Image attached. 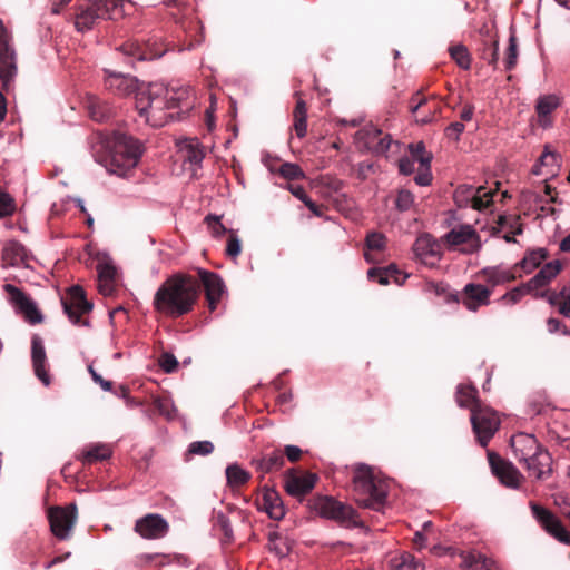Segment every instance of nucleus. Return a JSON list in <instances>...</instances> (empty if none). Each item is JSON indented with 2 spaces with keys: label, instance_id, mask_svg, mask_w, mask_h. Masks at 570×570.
<instances>
[{
  "label": "nucleus",
  "instance_id": "nucleus-9",
  "mask_svg": "<svg viewBox=\"0 0 570 570\" xmlns=\"http://www.w3.org/2000/svg\"><path fill=\"white\" fill-rule=\"evenodd\" d=\"M493 195V190L483 186L460 185L454 191V202L459 207L483 210L492 204Z\"/></svg>",
  "mask_w": 570,
  "mask_h": 570
},
{
  "label": "nucleus",
  "instance_id": "nucleus-18",
  "mask_svg": "<svg viewBox=\"0 0 570 570\" xmlns=\"http://www.w3.org/2000/svg\"><path fill=\"white\" fill-rule=\"evenodd\" d=\"M531 510L533 517L550 535L562 543H570V533L556 515L543 507L534 503L531 504Z\"/></svg>",
  "mask_w": 570,
  "mask_h": 570
},
{
  "label": "nucleus",
  "instance_id": "nucleus-10",
  "mask_svg": "<svg viewBox=\"0 0 570 570\" xmlns=\"http://www.w3.org/2000/svg\"><path fill=\"white\" fill-rule=\"evenodd\" d=\"M311 509L322 518L337 522L352 521L355 514L351 505H346L332 497H317L311 501Z\"/></svg>",
  "mask_w": 570,
  "mask_h": 570
},
{
  "label": "nucleus",
  "instance_id": "nucleus-64",
  "mask_svg": "<svg viewBox=\"0 0 570 570\" xmlns=\"http://www.w3.org/2000/svg\"><path fill=\"white\" fill-rule=\"evenodd\" d=\"M556 504L559 507L561 513L566 517H570V497L559 494L556 497Z\"/></svg>",
  "mask_w": 570,
  "mask_h": 570
},
{
  "label": "nucleus",
  "instance_id": "nucleus-47",
  "mask_svg": "<svg viewBox=\"0 0 570 570\" xmlns=\"http://www.w3.org/2000/svg\"><path fill=\"white\" fill-rule=\"evenodd\" d=\"M449 53L455 63L463 70H468L471 67V56L465 46L459 43L449 48Z\"/></svg>",
  "mask_w": 570,
  "mask_h": 570
},
{
  "label": "nucleus",
  "instance_id": "nucleus-40",
  "mask_svg": "<svg viewBox=\"0 0 570 570\" xmlns=\"http://www.w3.org/2000/svg\"><path fill=\"white\" fill-rule=\"evenodd\" d=\"M456 403L460 407H469L472 411L473 406L481 403L478 399V390L472 385H459L455 394Z\"/></svg>",
  "mask_w": 570,
  "mask_h": 570
},
{
  "label": "nucleus",
  "instance_id": "nucleus-21",
  "mask_svg": "<svg viewBox=\"0 0 570 570\" xmlns=\"http://www.w3.org/2000/svg\"><path fill=\"white\" fill-rule=\"evenodd\" d=\"M105 72V86L117 96H128L132 92H137L140 86L135 77L125 75L122 72L111 71L104 69Z\"/></svg>",
  "mask_w": 570,
  "mask_h": 570
},
{
  "label": "nucleus",
  "instance_id": "nucleus-14",
  "mask_svg": "<svg viewBox=\"0 0 570 570\" xmlns=\"http://www.w3.org/2000/svg\"><path fill=\"white\" fill-rule=\"evenodd\" d=\"M450 246H462L464 254L476 253L481 248V239L471 225H458L444 236Z\"/></svg>",
  "mask_w": 570,
  "mask_h": 570
},
{
  "label": "nucleus",
  "instance_id": "nucleus-43",
  "mask_svg": "<svg viewBox=\"0 0 570 570\" xmlns=\"http://www.w3.org/2000/svg\"><path fill=\"white\" fill-rule=\"evenodd\" d=\"M547 256L548 252L546 248L532 249L524 255L519 265L525 273H531L533 269L541 265Z\"/></svg>",
  "mask_w": 570,
  "mask_h": 570
},
{
  "label": "nucleus",
  "instance_id": "nucleus-27",
  "mask_svg": "<svg viewBox=\"0 0 570 570\" xmlns=\"http://www.w3.org/2000/svg\"><path fill=\"white\" fill-rule=\"evenodd\" d=\"M111 455L112 450L108 444L91 443L82 449L77 459L83 464H94L99 461L108 460Z\"/></svg>",
  "mask_w": 570,
  "mask_h": 570
},
{
  "label": "nucleus",
  "instance_id": "nucleus-38",
  "mask_svg": "<svg viewBox=\"0 0 570 570\" xmlns=\"http://www.w3.org/2000/svg\"><path fill=\"white\" fill-rule=\"evenodd\" d=\"M100 18L98 11L96 10L95 1L92 0L80 13L77 14L75 26L78 31H87L90 30L96 21Z\"/></svg>",
  "mask_w": 570,
  "mask_h": 570
},
{
  "label": "nucleus",
  "instance_id": "nucleus-30",
  "mask_svg": "<svg viewBox=\"0 0 570 570\" xmlns=\"http://www.w3.org/2000/svg\"><path fill=\"white\" fill-rule=\"evenodd\" d=\"M561 104V98L556 94L540 96L537 100L535 111L539 117V121L543 127H547L548 116L556 110Z\"/></svg>",
  "mask_w": 570,
  "mask_h": 570
},
{
  "label": "nucleus",
  "instance_id": "nucleus-6",
  "mask_svg": "<svg viewBox=\"0 0 570 570\" xmlns=\"http://www.w3.org/2000/svg\"><path fill=\"white\" fill-rule=\"evenodd\" d=\"M472 429L479 443L487 446L500 426L498 413L488 405L478 403L472 407L470 417Z\"/></svg>",
  "mask_w": 570,
  "mask_h": 570
},
{
  "label": "nucleus",
  "instance_id": "nucleus-48",
  "mask_svg": "<svg viewBox=\"0 0 570 570\" xmlns=\"http://www.w3.org/2000/svg\"><path fill=\"white\" fill-rule=\"evenodd\" d=\"M278 174L287 180L305 179L306 175L303 169L294 163H284L278 169Z\"/></svg>",
  "mask_w": 570,
  "mask_h": 570
},
{
  "label": "nucleus",
  "instance_id": "nucleus-26",
  "mask_svg": "<svg viewBox=\"0 0 570 570\" xmlns=\"http://www.w3.org/2000/svg\"><path fill=\"white\" fill-rule=\"evenodd\" d=\"M28 254L23 245L16 240L8 242L2 249L3 267L27 265Z\"/></svg>",
  "mask_w": 570,
  "mask_h": 570
},
{
  "label": "nucleus",
  "instance_id": "nucleus-52",
  "mask_svg": "<svg viewBox=\"0 0 570 570\" xmlns=\"http://www.w3.org/2000/svg\"><path fill=\"white\" fill-rule=\"evenodd\" d=\"M397 570H424L423 563L415 559L411 553H403L400 562L396 564Z\"/></svg>",
  "mask_w": 570,
  "mask_h": 570
},
{
  "label": "nucleus",
  "instance_id": "nucleus-62",
  "mask_svg": "<svg viewBox=\"0 0 570 570\" xmlns=\"http://www.w3.org/2000/svg\"><path fill=\"white\" fill-rule=\"evenodd\" d=\"M88 371H89V373H90L91 379L94 380V382H95V383H97V384H99V385H100V387H101L104 391H107V392L111 391V389H112V383H111L110 381H107V380L102 379V377H101V375H99V374L95 371V368H94V366H92V365H89V366H88Z\"/></svg>",
  "mask_w": 570,
  "mask_h": 570
},
{
  "label": "nucleus",
  "instance_id": "nucleus-15",
  "mask_svg": "<svg viewBox=\"0 0 570 570\" xmlns=\"http://www.w3.org/2000/svg\"><path fill=\"white\" fill-rule=\"evenodd\" d=\"M413 253L422 264L433 267L441 261V245L429 234L420 235L413 244Z\"/></svg>",
  "mask_w": 570,
  "mask_h": 570
},
{
  "label": "nucleus",
  "instance_id": "nucleus-24",
  "mask_svg": "<svg viewBox=\"0 0 570 570\" xmlns=\"http://www.w3.org/2000/svg\"><path fill=\"white\" fill-rule=\"evenodd\" d=\"M316 479V475L312 473L289 474L285 479V490L289 495L302 497L314 488Z\"/></svg>",
  "mask_w": 570,
  "mask_h": 570
},
{
  "label": "nucleus",
  "instance_id": "nucleus-28",
  "mask_svg": "<svg viewBox=\"0 0 570 570\" xmlns=\"http://www.w3.org/2000/svg\"><path fill=\"white\" fill-rule=\"evenodd\" d=\"M479 274L491 286V289L495 286L512 282L515 278L514 273L510 268L502 266L484 267Z\"/></svg>",
  "mask_w": 570,
  "mask_h": 570
},
{
  "label": "nucleus",
  "instance_id": "nucleus-59",
  "mask_svg": "<svg viewBox=\"0 0 570 570\" xmlns=\"http://www.w3.org/2000/svg\"><path fill=\"white\" fill-rule=\"evenodd\" d=\"M242 252V244H240V239L234 235V234H230L228 240H227V246H226V254L233 258H236Z\"/></svg>",
  "mask_w": 570,
  "mask_h": 570
},
{
  "label": "nucleus",
  "instance_id": "nucleus-60",
  "mask_svg": "<svg viewBox=\"0 0 570 570\" xmlns=\"http://www.w3.org/2000/svg\"><path fill=\"white\" fill-rule=\"evenodd\" d=\"M463 130H464L463 122L455 121L446 127L445 135L450 139L459 140L460 135L463 132Z\"/></svg>",
  "mask_w": 570,
  "mask_h": 570
},
{
  "label": "nucleus",
  "instance_id": "nucleus-41",
  "mask_svg": "<svg viewBox=\"0 0 570 570\" xmlns=\"http://www.w3.org/2000/svg\"><path fill=\"white\" fill-rule=\"evenodd\" d=\"M268 549L278 558H285L292 550V543L287 537L278 532H272L268 535Z\"/></svg>",
  "mask_w": 570,
  "mask_h": 570
},
{
  "label": "nucleus",
  "instance_id": "nucleus-63",
  "mask_svg": "<svg viewBox=\"0 0 570 570\" xmlns=\"http://www.w3.org/2000/svg\"><path fill=\"white\" fill-rule=\"evenodd\" d=\"M217 521L222 531L224 532L225 538L230 541L233 539V529L229 520L220 513L217 517Z\"/></svg>",
  "mask_w": 570,
  "mask_h": 570
},
{
  "label": "nucleus",
  "instance_id": "nucleus-22",
  "mask_svg": "<svg viewBox=\"0 0 570 570\" xmlns=\"http://www.w3.org/2000/svg\"><path fill=\"white\" fill-rule=\"evenodd\" d=\"M31 358L36 376L46 385L50 384V375L47 371V355L40 336L33 335L31 340Z\"/></svg>",
  "mask_w": 570,
  "mask_h": 570
},
{
  "label": "nucleus",
  "instance_id": "nucleus-37",
  "mask_svg": "<svg viewBox=\"0 0 570 570\" xmlns=\"http://www.w3.org/2000/svg\"><path fill=\"white\" fill-rule=\"evenodd\" d=\"M119 51L122 52L129 60L128 63H131L132 60H148L154 58H159L164 55L165 51H158L148 53L144 47H141L137 42H127L119 48Z\"/></svg>",
  "mask_w": 570,
  "mask_h": 570
},
{
  "label": "nucleus",
  "instance_id": "nucleus-2",
  "mask_svg": "<svg viewBox=\"0 0 570 570\" xmlns=\"http://www.w3.org/2000/svg\"><path fill=\"white\" fill-rule=\"evenodd\" d=\"M199 294L200 285L197 278L187 273H175L156 291L153 307L163 316L178 318L194 309Z\"/></svg>",
  "mask_w": 570,
  "mask_h": 570
},
{
  "label": "nucleus",
  "instance_id": "nucleus-42",
  "mask_svg": "<svg viewBox=\"0 0 570 570\" xmlns=\"http://www.w3.org/2000/svg\"><path fill=\"white\" fill-rule=\"evenodd\" d=\"M263 508L274 520H281L285 512L283 504L275 492L268 491L263 495Z\"/></svg>",
  "mask_w": 570,
  "mask_h": 570
},
{
  "label": "nucleus",
  "instance_id": "nucleus-55",
  "mask_svg": "<svg viewBox=\"0 0 570 570\" xmlns=\"http://www.w3.org/2000/svg\"><path fill=\"white\" fill-rule=\"evenodd\" d=\"M414 204V196L411 191L402 189L397 193L395 206L399 210H409Z\"/></svg>",
  "mask_w": 570,
  "mask_h": 570
},
{
  "label": "nucleus",
  "instance_id": "nucleus-49",
  "mask_svg": "<svg viewBox=\"0 0 570 570\" xmlns=\"http://www.w3.org/2000/svg\"><path fill=\"white\" fill-rule=\"evenodd\" d=\"M521 463L525 466L529 474L538 480L544 479L551 473V463L549 465H541L538 460L532 459Z\"/></svg>",
  "mask_w": 570,
  "mask_h": 570
},
{
  "label": "nucleus",
  "instance_id": "nucleus-7",
  "mask_svg": "<svg viewBox=\"0 0 570 570\" xmlns=\"http://www.w3.org/2000/svg\"><path fill=\"white\" fill-rule=\"evenodd\" d=\"M511 446L514 455L521 463L529 460H538L541 465L552 463L551 455L544 450L532 434L518 433L511 438Z\"/></svg>",
  "mask_w": 570,
  "mask_h": 570
},
{
  "label": "nucleus",
  "instance_id": "nucleus-51",
  "mask_svg": "<svg viewBox=\"0 0 570 570\" xmlns=\"http://www.w3.org/2000/svg\"><path fill=\"white\" fill-rule=\"evenodd\" d=\"M518 60V45L517 39L512 35L509 38V46L507 49V55L504 59V67L507 70H511L515 67Z\"/></svg>",
  "mask_w": 570,
  "mask_h": 570
},
{
  "label": "nucleus",
  "instance_id": "nucleus-8",
  "mask_svg": "<svg viewBox=\"0 0 570 570\" xmlns=\"http://www.w3.org/2000/svg\"><path fill=\"white\" fill-rule=\"evenodd\" d=\"M16 75L17 56L12 46V37L0 20V80L4 89H8Z\"/></svg>",
  "mask_w": 570,
  "mask_h": 570
},
{
  "label": "nucleus",
  "instance_id": "nucleus-19",
  "mask_svg": "<svg viewBox=\"0 0 570 570\" xmlns=\"http://www.w3.org/2000/svg\"><path fill=\"white\" fill-rule=\"evenodd\" d=\"M489 463L493 474L505 487L517 489L523 478L520 471L508 461H504L495 453H488Z\"/></svg>",
  "mask_w": 570,
  "mask_h": 570
},
{
  "label": "nucleus",
  "instance_id": "nucleus-35",
  "mask_svg": "<svg viewBox=\"0 0 570 570\" xmlns=\"http://www.w3.org/2000/svg\"><path fill=\"white\" fill-rule=\"evenodd\" d=\"M560 159L559 154L546 148L539 158V165L534 166L533 173L535 175L546 174L553 176L556 174V169L559 168Z\"/></svg>",
  "mask_w": 570,
  "mask_h": 570
},
{
  "label": "nucleus",
  "instance_id": "nucleus-5",
  "mask_svg": "<svg viewBox=\"0 0 570 570\" xmlns=\"http://www.w3.org/2000/svg\"><path fill=\"white\" fill-rule=\"evenodd\" d=\"M141 155L142 145L138 139L125 134L119 135L109 171L125 176L129 169L136 167Z\"/></svg>",
  "mask_w": 570,
  "mask_h": 570
},
{
  "label": "nucleus",
  "instance_id": "nucleus-32",
  "mask_svg": "<svg viewBox=\"0 0 570 570\" xmlns=\"http://www.w3.org/2000/svg\"><path fill=\"white\" fill-rule=\"evenodd\" d=\"M86 108L89 116L95 121H104L109 118L112 112L111 107L106 101L94 95L87 97Z\"/></svg>",
  "mask_w": 570,
  "mask_h": 570
},
{
  "label": "nucleus",
  "instance_id": "nucleus-1",
  "mask_svg": "<svg viewBox=\"0 0 570 570\" xmlns=\"http://www.w3.org/2000/svg\"><path fill=\"white\" fill-rule=\"evenodd\" d=\"M139 117L151 127H163L193 106V90L187 85H141L135 95Z\"/></svg>",
  "mask_w": 570,
  "mask_h": 570
},
{
  "label": "nucleus",
  "instance_id": "nucleus-50",
  "mask_svg": "<svg viewBox=\"0 0 570 570\" xmlns=\"http://www.w3.org/2000/svg\"><path fill=\"white\" fill-rule=\"evenodd\" d=\"M531 293L525 284L517 286L500 297V302L508 305L518 304L525 294Z\"/></svg>",
  "mask_w": 570,
  "mask_h": 570
},
{
  "label": "nucleus",
  "instance_id": "nucleus-25",
  "mask_svg": "<svg viewBox=\"0 0 570 570\" xmlns=\"http://www.w3.org/2000/svg\"><path fill=\"white\" fill-rule=\"evenodd\" d=\"M561 271V264L559 261H552L544 264L541 269L527 283H524L528 289L532 293L541 287L547 286Z\"/></svg>",
  "mask_w": 570,
  "mask_h": 570
},
{
  "label": "nucleus",
  "instance_id": "nucleus-23",
  "mask_svg": "<svg viewBox=\"0 0 570 570\" xmlns=\"http://www.w3.org/2000/svg\"><path fill=\"white\" fill-rule=\"evenodd\" d=\"M98 291L104 296H111L116 288L117 268L109 261L99 262L97 265Z\"/></svg>",
  "mask_w": 570,
  "mask_h": 570
},
{
  "label": "nucleus",
  "instance_id": "nucleus-17",
  "mask_svg": "<svg viewBox=\"0 0 570 570\" xmlns=\"http://www.w3.org/2000/svg\"><path fill=\"white\" fill-rule=\"evenodd\" d=\"M199 285L205 288L206 299L210 311H215L225 293V284L223 278L210 271L197 268Z\"/></svg>",
  "mask_w": 570,
  "mask_h": 570
},
{
  "label": "nucleus",
  "instance_id": "nucleus-61",
  "mask_svg": "<svg viewBox=\"0 0 570 570\" xmlns=\"http://www.w3.org/2000/svg\"><path fill=\"white\" fill-rule=\"evenodd\" d=\"M160 366L166 373H171L177 368L178 362L174 355L164 354L160 361Z\"/></svg>",
  "mask_w": 570,
  "mask_h": 570
},
{
  "label": "nucleus",
  "instance_id": "nucleus-36",
  "mask_svg": "<svg viewBox=\"0 0 570 570\" xmlns=\"http://www.w3.org/2000/svg\"><path fill=\"white\" fill-rule=\"evenodd\" d=\"M498 226L501 230H504L503 239L507 243H515L514 235L522 234V224L518 216H505L501 215L498 218Z\"/></svg>",
  "mask_w": 570,
  "mask_h": 570
},
{
  "label": "nucleus",
  "instance_id": "nucleus-16",
  "mask_svg": "<svg viewBox=\"0 0 570 570\" xmlns=\"http://www.w3.org/2000/svg\"><path fill=\"white\" fill-rule=\"evenodd\" d=\"M492 289L478 283L464 285L460 296V303L470 312H478L479 308L491 303Z\"/></svg>",
  "mask_w": 570,
  "mask_h": 570
},
{
  "label": "nucleus",
  "instance_id": "nucleus-3",
  "mask_svg": "<svg viewBox=\"0 0 570 570\" xmlns=\"http://www.w3.org/2000/svg\"><path fill=\"white\" fill-rule=\"evenodd\" d=\"M352 492L358 505L380 510L387 497V483L375 468L365 463L352 466Z\"/></svg>",
  "mask_w": 570,
  "mask_h": 570
},
{
  "label": "nucleus",
  "instance_id": "nucleus-44",
  "mask_svg": "<svg viewBox=\"0 0 570 570\" xmlns=\"http://www.w3.org/2000/svg\"><path fill=\"white\" fill-rule=\"evenodd\" d=\"M227 484L232 488L244 485L250 479V473L244 470L240 465L234 463L226 468Z\"/></svg>",
  "mask_w": 570,
  "mask_h": 570
},
{
  "label": "nucleus",
  "instance_id": "nucleus-31",
  "mask_svg": "<svg viewBox=\"0 0 570 570\" xmlns=\"http://www.w3.org/2000/svg\"><path fill=\"white\" fill-rule=\"evenodd\" d=\"M101 19L117 20L125 14L124 0H94Z\"/></svg>",
  "mask_w": 570,
  "mask_h": 570
},
{
  "label": "nucleus",
  "instance_id": "nucleus-20",
  "mask_svg": "<svg viewBox=\"0 0 570 570\" xmlns=\"http://www.w3.org/2000/svg\"><path fill=\"white\" fill-rule=\"evenodd\" d=\"M168 522L156 513H150L136 521L135 531L144 539L155 540L165 537L168 532Z\"/></svg>",
  "mask_w": 570,
  "mask_h": 570
},
{
  "label": "nucleus",
  "instance_id": "nucleus-34",
  "mask_svg": "<svg viewBox=\"0 0 570 570\" xmlns=\"http://www.w3.org/2000/svg\"><path fill=\"white\" fill-rule=\"evenodd\" d=\"M495 562L480 552H469L463 557V570H497Z\"/></svg>",
  "mask_w": 570,
  "mask_h": 570
},
{
  "label": "nucleus",
  "instance_id": "nucleus-58",
  "mask_svg": "<svg viewBox=\"0 0 570 570\" xmlns=\"http://www.w3.org/2000/svg\"><path fill=\"white\" fill-rule=\"evenodd\" d=\"M367 277L380 285H387L391 282L389 275H386V272L383 271L382 267L370 268L367 271Z\"/></svg>",
  "mask_w": 570,
  "mask_h": 570
},
{
  "label": "nucleus",
  "instance_id": "nucleus-11",
  "mask_svg": "<svg viewBox=\"0 0 570 570\" xmlns=\"http://www.w3.org/2000/svg\"><path fill=\"white\" fill-rule=\"evenodd\" d=\"M48 519L51 532L60 540L70 538L77 520V507L71 503L67 507H55L49 510Z\"/></svg>",
  "mask_w": 570,
  "mask_h": 570
},
{
  "label": "nucleus",
  "instance_id": "nucleus-13",
  "mask_svg": "<svg viewBox=\"0 0 570 570\" xmlns=\"http://www.w3.org/2000/svg\"><path fill=\"white\" fill-rule=\"evenodd\" d=\"M68 299H62L63 311L70 322L75 325H88V322H81V316L92 309V304L87 301L85 291L79 285H73L68 292Z\"/></svg>",
  "mask_w": 570,
  "mask_h": 570
},
{
  "label": "nucleus",
  "instance_id": "nucleus-29",
  "mask_svg": "<svg viewBox=\"0 0 570 570\" xmlns=\"http://www.w3.org/2000/svg\"><path fill=\"white\" fill-rule=\"evenodd\" d=\"M178 147L185 160L193 165H199L205 157L204 148L197 138L183 139L178 142Z\"/></svg>",
  "mask_w": 570,
  "mask_h": 570
},
{
  "label": "nucleus",
  "instance_id": "nucleus-45",
  "mask_svg": "<svg viewBox=\"0 0 570 570\" xmlns=\"http://www.w3.org/2000/svg\"><path fill=\"white\" fill-rule=\"evenodd\" d=\"M386 245V237L381 233H371L366 237L367 250L364 253V257L368 263L375 262V252H383Z\"/></svg>",
  "mask_w": 570,
  "mask_h": 570
},
{
  "label": "nucleus",
  "instance_id": "nucleus-33",
  "mask_svg": "<svg viewBox=\"0 0 570 570\" xmlns=\"http://www.w3.org/2000/svg\"><path fill=\"white\" fill-rule=\"evenodd\" d=\"M284 454L281 450H274L265 456L253 460V464L256 469L264 473L279 470L284 465Z\"/></svg>",
  "mask_w": 570,
  "mask_h": 570
},
{
  "label": "nucleus",
  "instance_id": "nucleus-56",
  "mask_svg": "<svg viewBox=\"0 0 570 570\" xmlns=\"http://www.w3.org/2000/svg\"><path fill=\"white\" fill-rule=\"evenodd\" d=\"M393 140L390 135H385L379 139L376 145L371 146V153L376 156H387V151L391 148Z\"/></svg>",
  "mask_w": 570,
  "mask_h": 570
},
{
  "label": "nucleus",
  "instance_id": "nucleus-39",
  "mask_svg": "<svg viewBox=\"0 0 570 570\" xmlns=\"http://www.w3.org/2000/svg\"><path fill=\"white\" fill-rule=\"evenodd\" d=\"M293 128L298 138H304L307 134V106L303 99H297L293 111Z\"/></svg>",
  "mask_w": 570,
  "mask_h": 570
},
{
  "label": "nucleus",
  "instance_id": "nucleus-57",
  "mask_svg": "<svg viewBox=\"0 0 570 570\" xmlns=\"http://www.w3.org/2000/svg\"><path fill=\"white\" fill-rule=\"evenodd\" d=\"M14 209L13 198L8 193L0 191V218L11 215Z\"/></svg>",
  "mask_w": 570,
  "mask_h": 570
},
{
  "label": "nucleus",
  "instance_id": "nucleus-12",
  "mask_svg": "<svg viewBox=\"0 0 570 570\" xmlns=\"http://www.w3.org/2000/svg\"><path fill=\"white\" fill-rule=\"evenodd\" d=\"M3 291L9 295L10 304L18 313H21L26 321L32 325L43 321V316L37 304L28 297L20 288L12 284H4Z\"/></svg>",
  "mask_w": 570,
  "mask_h": 570
},
{
  "label": "nucleus",
  "instance_id": "nucleus-54",
  "mask_svg": "<svg viewBox=\"0 0 570 570\" xmlns=\"http://www.w3.org/2000/svg\"><path fill=\"white\" fill-rule=\"evenodd\" d=\"M204 220L214 237H220L226 233V227L223 225L219 216L207 215Z\"/></svg>",
  "mask_w": 570,
  "mask_h": 570
},
{
  "label": "nucleus",
  "instance_id": "nucleus-53",
  "mask_svg": "<svg viewBox=\"0 0 570 570\" xmlns=\"http://www.w3.org/2000/svg\"><path fill=\"white\" fill-rule=\"evenodd\" d=\"M214 451V444L210 441H195L188 445V454L190 455H208Z\"/></svg>",
  "mask_w": 570,
  "mask_h": 570
},
{
  "label": "nucleus",
  "instance_id": "nucleus-46",
  "mask_svg": "<svg viewBox=\"0 0 570 570\" xmlns=\"http://www.w3.org/2000/svg\"><path fill=\"white\" fill-rule=\"evenodd\" d=\"M356 137L371 151V146L376 145L382 137V130L373 125H367L357 131Z\"/></svg>",
  "mask_w": 570,
  "mask_h": 570
},
{
  "label": "nucleus",
  "instance_id": "nucleus-4",
  "mask_svg": "<svg viewBox=\"0 0 570 570\" xmlns=\"http://www.w3.org/2000/svg\"><path fill=\"white\" fill-rule=\"evenodd\" d=\"M410 156H405L399 160V171L409 176L414 173L415 164H419V171L414 177L419 186H429L432 183L431 161L432 154L426 151L423 141L410 144L407 146Z\"/></svg>",
  "mask_w": 570,
  "mask_h": 570
}]
</instances>
